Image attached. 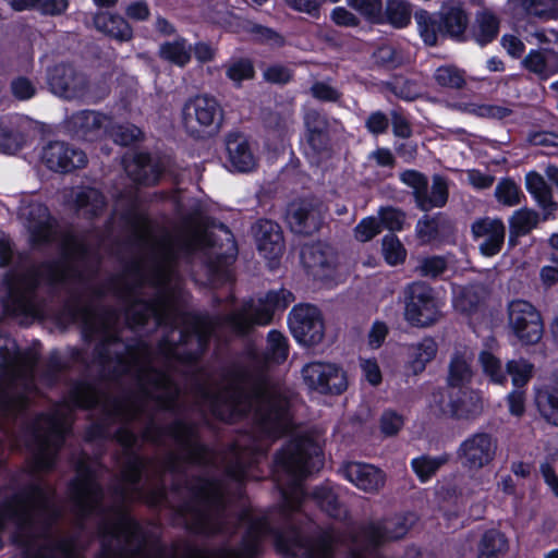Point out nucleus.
Masks as SVG:
<instances>
[{
  "label": "nucleus",
  "instance_id": "nucleus-1",
  "mask_svg": "<svg viewBox=\"0 0 558 558\" xmlns=\"http://www.w3.org/2000/svg\"><path fill=\"white\" fill-rule=\"evenodd\" d=\"M230 384L221 391L206 393L210 414L219 422L232 425L248 417L252 401H256L253 421L266 438L286 435L292 423L290 397L279 387L270 385L264 373H254L242 364L227 371Z\"/></svg>",
  "mask_w": 558,
  "mask_h": 558
},
{
  "label": "nucleus",
  "instance_id": "nucleus-2",
  "mask_svg": "<svg viewBox=\"0 0 558 558\" xmlns=\"http://www.w3.org/2000/svg\"><path fill=\"white\" fill-rule=\"evenodd\" d=\"M70 276L81 278L82 274L69 263V254L66 253L60 259L43 262L39 267L32 266L25 270H8L1 282V289L5 292L2 298L4 312L12 316L29 314L35 308L43 278L53 284Z\"/></svg>",
  "mask_w": 558,
  "mask_h": 558
},
{
  "label": "nucleus",
  "instance_id": "nucleus-3",
  "mask_svg": "<svg viewBox=\"0 0 558 558\" xmlns=\"http://www.w3.org/2000/svg\"><path fill=\"white\" fill-rule=\"evenodd\" d=\"M418 35L427 47H439L447 41L468 40L470 16L460 3L444 2L439 10L420 9L414 13Z\"/></svg>",
  "mask_w": 558,
  "mask_h": 558
},
{
  "label": "nucleus",
  "instance_id": "nucleus-4",
  "mask_svg": "<svg viewBox=\"0 0 558 558\" xmlns=\"http://www.w3.org/2000/svg\"><path fill=\"white\" fill-rule=\"evenodd\" d=\"M294 299V294L288 289L269 290L258 299L257 303L248 299L240 308L217 315V319L233 335L243 338L248 336L256 326L270 325L275 314L284 312Z\"/></svg>",
  "mask_w": 558,
  "mask_h": 558
},
{
  "label": "nucleus",
  "instance_id": "nucleus-5",
  "mask_svg": "<svg viewBox=\"0 0 558 558\" xmlns=\"http://www.w3.org/2000/svg\"><path fill=\"white\" fill-rule=\"evenodd\" d=\"M195 484L187 487L191 498L178 507L180 514L191 513L193 520L186 530L195 535L213 536L220 529L209 510L223 509V492L221 482L216 477L195 476Z\"/></svg>",
  "mask_w": 558,
  "mask_h": 558
},
{
  "label": "nucleus",
  "instance_id": "nucleus-6",
  "mask_svg": "<svg viewBox=\"0 0 558 558\" xmlns=\"http://www.w3.org/2000/svg\"><path fill=\"white\" fill-rule=\"evenodd\" d=\"M274 543L283 558H335L338 537L331 526L319 527L313 535H307L299 526L291 525L284 532H277Z\"/></svg>",
  "mask_w": 558,
  "mask_h": 558
},
{
  "label": "nucleus",
  "instance_id": "nucleus-7",
  "mask_svg": "<svg viewBox=\"0 0 558 558\" xmlns=\"http://www.w3.org/2000/svg\"><path fill=\"white\" fill-rule=\"evenodd\" d=\"M323 457V451L314 439L296 437L275 453L274 465L293 478L304 480L322 468Z\"/></svg>",
  "mask_w": 558,
  "mask_h": 558
},
{
  "label": "nucleus",
  "instance_id": "nucleus-8",
  "mask_svg": "<svg viewBox=\"0 0 558 558\" xmlns=\"http://www.w3.org/2000/svg\"><path fill=\"white\" fill-rule=\"evenodd\" d=\"M403 317L415 328L435 325L442 315L444 302L438 292L425 281H412L403 289Z\"/></svg>",
  "mask_w": 558,
  "mask_h": 558
},
{
  "label": "nucleus",
  "instance_id": "nucleus-9",
  "mask_svg": "<svg viewBox=\"0 0 558 558\" xmlns=\"http://www.w3.org/2000/svg\"><path fill=\"white\" fill-rule=\"evenodd\" d=\"M225 120L221 104L214 96L203 94L189 98L182 108V122L190 135L211 137L219 133Z\"/></svg>",
  "mask_w": 558,
  "mask_h": 558
},
{
  "label": "nucleus",
  "instance_id": "nucleus-10",
  "mask_svg": "<svg viewBox=\"0 0 558 558\" xmlns=\"http://www.w3.org/2000/svg\"><path fill=\"white\" fill-rule=\"evenodd\" d=\"M162 436H169L175 440L184 451V460L190 464H205L210 453L209 447L199 439L197 426L185 420L179 418L167 426L149 425L143 433L147 441H157Z\"/></svg>",
  "mask_w": 558,
  "mask_h": 558
},
{
  "label": "nucleus",
  "instance_id": "nucleus-11",
  "mask_svg": "<svg viewBox=\"0 0 558 558\" xmlns=\"http://www.w3.org/2000/svg\"><path fill=\"white\" fill-rule=\"evenodd\" d=\"M197 217L198 225L203 230L196 232L192 240L184 241L181 248L185 252H192L196 246H204L213 248L217 245V235L209 231V229H217L227 235V241L230 242V247L226 253L216 254L208 260V268L211 272H218L225 267L231 265L236 257L238 246L231 229L222 221L208 215H203L196 211L191 216V219Z\"/></svg>",
  "mask_w": 558,
  "mask_h": 558
},
{
  "label": "nucleus",
  "instance_id": "nucleus-12",
  "mask_svg": "<svg viewBox=\"0 0 558 558\" xmlns=\"http://www.w3.org/2000/svg\"><path fill=\"white\" fill-rule=\"evenodd\" d=\"M40 418H48L45 414H39ZM51 426L43 434L41 427L37 421L26 426V433L31 436L32 444L36 451L31 462V473L52 472L58 462V453L65 441V434L61 428L60 422L49 417Z\"/></svg>",
  "mask_w": 558,
  "mask_h": 558
},
{
  "label": "nucleus",
  "instance_id": "nucleus-13",
  "mask_svg": "<svg viewBox=\"0 0 558 558\" xmlns=\"http://www.w3.org/2000/svg\"><path fill=\"white\" fill-rule=\"evenodd\" d=\"M68 493L74 509L87 517L99 509L104 512V489L96 480L95 471L87 463H78L76 476L69 481Z\"/></svg>",
  "mask_w": 558,
  "mask_h": 558
},
{
  "label": "nucleus",
  "instance_id": "nucleus-14",
  "mask_svg": "<svg viewBox=\"0 0 558 558\" xmlns=\"http://www.w3.org/2000/svg\"><path fill=\"white\" fill-rule=\"evenodd\" d=\"M288 326L294 340L306 348L319 344L325 337L322 311L313 304H296L288 316Z\"/></svg>",
  "mask_w": 558,
  "mask_h": 558
},
{
  "label": "nucleus",
  "instance_id": "nucleus-15",
  "mask_svg": "<svg viewBox=\"0 0 558 558\" xmlns=\"http://www.w3.org/2000/svg\"><path fill=\"white\" fill-rule=\"evenodd\" d=\"M508 326L522 345L537 343L544 332L543 318L538 310L529 301L513 300L507 308Z\"/></svg>",
  "mask_w": 558,
  "mask_h": 558
},
{
  "label": "nucleus",
  "instance_id": "nucleus-16",
  "mask_svg": "<svg viewBox=\"0 0 558 558\" xmlns=\"http://www.w3.org/2000/svg\"><path fill=\"white\" fill-rule=\"evenodd\" d=\"M433 407L440 415L456 420H474L483 411L481 399L463 388L433 392Z\"/></svg>",
  "mask_w": 558,
  "mask_h": 558
},
{
  "label": "nucleus",
  "instance_id": "nucleus-17",
  "mask_svg": "<svg viewBox=\"0 0 558 558\" xmlns=\"http://www.w3.org/2000/svg\"><path fill=\"white\" fill-rule=\"evenodd\" d=\"M302 376L310 389L322 395L338 396L348 387L344 371L333 363H308L302 368Z\"/></svg>",
  "mask_w": 558,
  "mask_h": 558
},
{
  "label": "nucleus",
  "instance_id": "nucleus-18",
  "mask_svg": "<svg viewBox=\"0 0 558 558\" xmlns=\"http://www.w3.org/2000/svg\"><path fill=\"white\" fill-rule=\"evenodd\" d=\"M497 451V439L487 432H476L459 446L457 456L463 468L478 471L489 465Z\"/></svg>",
  "mask_w": 558,
  "mask_h": 558
},
{
  "label": "nucleus",
  "instance_id": "nucleus-19",
  "mask_svg": "<svg viewBox=\"0 0 558 558\" xmlns=\"http://www.w3.org/2000/svg\"><path fill=\"white\" fill-rule=\"evenodd\" d=\"M47 83L53 94L66 99L81 97L88 90L87 77L74 65L65 62L47 70Z\"/></svg>",
  "mask_w": 558,
  "mask_h": 558
},
{
  "label": "nucleus",
  "instance_id": "nucleus-20",
  "mask_svg": "<svg viewBox=\"0 0 558 558\" xmlns=\"http://www.w3.org/2000/svg\"><path fill=\"white\" fill-rule=\"evenodd\" d=\"M111 312L107 308H101V315H109ZM61 315L70 323L82 324V337L85 342H92L94 337L100 332V328L95 322L98 317V311L92 303H84L83 295L78 292H73L66 299L61 307Z\"/></svg>",
  "mask_w": 558,
  "mask_h": 558
},
{
  "label": "nucleus",
  "instance_id": "nucleus-21",
  "mask_svg": "<svg viewBox=\"0 0 558 558\" xmlns=\"http://www.w3.org/2000/svg\"><path fill=\"white\" fill-rule=\"evenodd\" d=\"M27 222L29 243L34 248L47 246L52 243L57 222L51 216L47 205L38 202L29 203L22 211Z\"/></svg>",
  "mask_w": 558,
  "mask_h": 558
},
{
  "label": "nucleus",
  "instance_id": "nucleus-22",
  "mask_svg": "<svg viewBox=\"0 0 558 558\" xmlns=\"http://www.w3.org/2000/svg\"><path fill=\"white\" fill-rule=\"evenodd\" d=\"M41 161L53 172L71 173L85 168L88 159L82 149L64 142L52 141L44 147Z\"/></svg>",
  "mask_w": 558,
  "mask_h": 558
},
{
  "label": "nucleus",
  "instance_id": "nucleus-23",
  "mask_svg": "<svg viewBox=\"0 0 558 558\" xmlns=\"http://www.w3.org/2000/svg\"><path fill=\"white\" fill-rule=\"evenodd\" d=\"M301 262L314 280L326 281L332 278L338 258L331 246L316 242L302 247Z\"/></svg>",
  "mask_w": 558,
  "mask_h": 558
},
{
  "label": "nucleus",
  "instance_id": "nucleus-24",
  "mask_svg": "<svg viewBox=\"0 0 558 558\" xmlns=\"http://www.w3.org/2000/svg\"><path fill=\"white\" fill-rule=\"evenodd\" d=\"M182 318L183 327L180 330L178 342L163 338L158 344L160 353L166 357L175 360V355L179 354L177 352L178 345H187L195 333L198 332V329H211L216 325L221 326L217 316H211L208 313L185 312Z\"/></svg>",
  "mask_w": 558,
  "mask_h": 558
},
{
  "label": "nucleus",
  "instance_id": "nucleus-25",
  "mask_svg": "<svg viewBox=\"0 0 558 558\" xmlns=\"http://www.w3.org/2000/svg\"><path fill=\"white\" fill-rule=\"evenodd\" d=\"M225 145L229 171L248 173L257 168L258 158L246 135L239 131L229 132L226 135Z\"/></svg>",
  "mask_w": 558,
  "mask_h": 558
},
{
  "label": "nucleus",
  "instance_id": "nucleus-26",
  "mask_svg": "<svg viewBox=\"0 0 558 558\" xmlns=\"http://www.w3.org/2000/svg\"><path fill=\"white\" fill-rule=\"evenodd\" d=\"M305 138L315 156L329 155L332 150V123L327 114L312 109L304 117Z\"/></svg>",
  "mask_w": 558,
  "mask_h": 558
},
{
  "label": "nucleus",
  "instance_id": "nucleus-27",
  "mask_svg": "<svg viewBox=\"0 0 558 558\" xmlns=\"http://www.w3.org/2000/svg\"><path fill=\"white\" fill-rule=\"evenodd\" d=\"M100 532L104 537L119 538L120 534L124 535L126 544L136 542L135 549L129 551L126 546H120V554L140 555L143 553L148 533L143 529L141 523L133 517L122 513L118 521L111 525L105 523L100 526Z\"/></svg>",
  "mask_w": 558,
  "mask_h": 558
},
{
  "label": "nucleus",
  "instance_id": "nucleus-28",
  "mask_svg": "<svg viewBox=\"0 0 558 558\" xmlns=\"http://www.w3.org/2000/svg\"><path fill=\"white\" fill-rule=\"evenodd\" d=\"M257 251L268 260H279L284 252L281 227L270 219H259L253 226Z\"/></svg>",
  "mask_w": 558,
  "mask_h": 558
},
{
  "label": "nucleus",
  "instance_id": "nucleus-29",
  "mask_svg": "<svg viewBox=\"0 0 558 558\" xmlns=\"http://www.w3.org/2000/svg\"><path fill=\"white\" fill-rule=\"evenodd\" d=\"M471 231L475 240L484 238L480 244V252L483 256L492 257L500 253L506 236V227L501 219L478 218L472 223Z\"/></svg>",
  "mask_w": 558,
  "mask_h": 558
},
{
  "label": "nucleus",
  "instance_id": "nucleus-30",
  "mask_svg": "<svg viewBox=\"0 0 558 558\" xmlns=\"http://www.w3.org/2000/svg\"><path fill=\"white\" fill-rule=\"evenodd\" d=\"M345 480L366 493H376L386 483L385 472L373 464L351 461L342 466Z\"/></svg>",
  "mask_w": 558,
  "mask_h": 558
},
{
  "label": "nucleus",
  "instance_id": "nucleus-31",
  "mask_svg": "<svg viewBox=\"0 0 558 558\" xmlns=\"http://www.w3.org/2000/svg\"><path fill=\"white\" fill-rule=\"evenodd\" d=\"M124 170L128 177L136 184L155 186L159 183L162 170L159 163L153 162L150 153L136 151L132 158H123Z\"/></svg>",
  "mask_w": 558,
  "mask_h": 558
},
{
  "label": "nucleus",
  "instance_id": "nucleus-32",
  "mask_svg": "<svg viewBox=\"0 0 558 558\" xmlns=\"http://www.w3.org/2000/svg\"><path fill=\"white\" fill-rule=\"evenodd\" d=\"M522 64L541 81L558 74V41L550 48L531 49Z\"/></svg>",
  "mask_w": 558,
  "mask_h": 558
},
{
  "label": "nucleus",
  "instance_id": "nucleus-33",
  "mask_svg": "<svg viewBox=\"0 0 558 558\" xmlns=\"http://www.w3.org/2000/svg\"><path fill=\"white\" fill-rule=\"evenodd\" d=\"M311 498L327 517L337 521H344L349 518V509L341 500L338 487L329 484L315 486Z\"/></svg>",
  "mask_w": 558,
  "mask_h": 558
},
{
  "label": "nucleus",
  "instance_id": "nucleus-34",
  "mask_svg": "<svg viewBox=\"0 0 558 558\" xmlns=\"http://www.w3.org/2000/svg\"><path fill=\"white\" fill-rule=\"evenodd\" d=\"M287 221L295 234L312 235L319 230L322 220L312 203L292 204L288 209Z\"/></svg>",
  "mask_w": 558,
  "mask_h": 558
},
{
  "label": "nucleus",
  "instance_id": "nucleus-35",
  "mask_svg": "<svg viewBox=\"0 0 558 558\" xmlns=\"http://www.w3.org/2000/svg\"><path fill=\"white\" fill-rule=\"evenodd\" d=\"M95 27L118 43H129L134 38V31L129 21L118 13L99 12L94 16Z\"/></svg>",
  "mask_w": 558,
  "mask_h": 558
},
{
  "label": "nucleus",
  "instance_id": "nucleus-36",
  "mask_svg": "<svg viewBox=\"0 0 558 558\" xmlns=\"http://www.w3.org/2000/svg\"><path fill=\"white\" fill-rule=\"evenodd\" d=\"M166 303V296L158 294L153 299L134 298L133 303L125 310V320L130 327H144L150 317H157L159 310Z\"/></svg>",
  "mask_w": 558,
  "mask_h": 558
},
{
  "label": "nucleus",
  "instance_id": "nucleus-37",
  "mask_svg": "<svg viewBox=\"0 0 558 558\" xmlns=\"http://www.w3.org/2000/svg\"><path fill=\"white\" fill-rule=\"evenodd\" d=\"M105 120L104 113L86 109L73 113L68 120L66 126L74 136L89 140L92 134L102 129Z\"/></svg>",
  "mask_w": 558,
  "mask_h": 558
},
{
  "label": "nucleus",
  "instance_id": "nucleus-38",
  "mask_svg": "<svg viewBox=\"0 0 558 558\" xmlns=\"http://www.w3.org/2000/svg\"><path fill=\"white\" fill-rule=\"evenodd\" d=\"M74 206L87 220L100 217L107 206L104 193L92 186L81 189L74 198Z\"/></svg>",
  "mask_w": 558,
  "mask_h": 558
},
{
  "label": "nucleus",
  "instance_id": "nucleus-39",
  "mask_svg": "<svg viewBox=\"0 0 558 558\" xmlns=\"http://www.w3.org/2000/svg\"><path fill=\"white\" fill-rule=\"evenodd\" d=\"M526 191L534 197L544 211V218L548 219L557 209V203L553 199V193L545 179L536 171H530L525 175Z\"/></svg>",
  "mask_w": 558,
  "mask_h": 558
},
{
  "label": "nucleus",
  "instance_id": "nucleus-40",
  "mask_svg": "<svg viewBox=\"0 0 558 558\" xmlns=\"http://www.w3.org/2000/svg\"><path fill=\"white\" fill-rule=\"evenodd\" d=\"M26 143V134L16 126L10 117H0V153L14 155Z\"/></svg>",
  "mask_w": 558,
  "mask_h": 558
},
{
  "label": "nucleus",
  "instance_id": "nucleus-41",
  "mask_svg": "<svg viewBox=\"0 0 558 558\" xmlns=\"http://www.w3.org/2000/svg\"><path fill=\"white\" fill-rule=\"evenodd\" d=\"M449 197V186L447 178L441 174H434L430 192L425 189L423 196L418 198L416 206L422 211H429L433 208L444 207Z\"/></svg>",
  "mask_w": 558,
  "mask_h": 558
},
{
  "label": "nucleus",
  "instance_id": "nucleus-42",
  "mask_svg": "<svg viewBox=\"0 0 558 558\" xmlns=\"http://www.w3.org/2000/svg\"><path fill=\"white\" fill-rule=\"evenodd\" d=\"M35 502H38L40 532L38 534L33 533L34 526L28 532L35 536V541L37 538L48 539L51 536L52 529L61 519L62 511L57 505L50 501L47 493L46 498H35Z\"/></svg>",
  "mask_w": 558,
  "mask_h": 558
},
{
  "label": "nucleus",
  "instance_id": "nucleus-43",
  "mask_svg": "<svg viewBox=\"0 0 558 558\" xmlns=\"http://www.w3.org/2000/svg\"><path fill=\"white\" fill-rule=\"evenodd\" d=\"M289 352V339L277 329L269 330L263 352L264 361L269 364L281 365L287 361Z\"/></svg>",
  "mask_w": 558,
  "mask_h": 558
},
{
  "label": "nucleus",
  "instance_id": "nucleus-44",
  "mask_svg": "<svg viewBox=\"0 0 558 558\" xmlns=\"http://www.w3.org/2000/svg\"><path fill=\"white\" fill-rule=\"evenodd\" d=\"M508 548L506 535L497 529H489L482 535L477 558H504Z\"/></svg>",
  "mask_w": 558,
  "mask_h": 558
},
{
  "label": "nucleus",
  "instance_id": "nucleus-45",
  "mask_svg": "<svg viewBox=\"0 0 558 558\" xmlns=\"http://www.w3.org/2000/svg\"><path fill=\"white\" fill-rule=\"evenodd\" d=\"M535 404L541 415L550 424L558 426V389L550 384L537 389Z\"/></svg>",
  "mask_w": 558,
  "mask_h": 558
},
{
  "label": "nucleus",
  "instance_id": "nucleus-46",
  "mask_svg": "<svg viewBox=\"0 0 558 558\" xmlns=\"http://www.w3.org/2000/svg\"><path fill=\"white\" fill-rule=\"evenodd\" d=\"M485 301V290L480 284L463 287L456 296L454 308L463 314L472 315L478 312Z\"/></svg>",
  "mask_w": 558,
  "mask_h": 558
},
{
  "label": "nucleus",
  "instance_id": "nucleus-47",
  "mask_svg": "<svg viewBox=\"0 0 558 558\" xmlns=\"http://www.w3.org/2000/svg\"><path fill=\"white\" fill-rule=\"evenodd\" d=\"M448 461L449 456L447 453L436 457L422 454L411 460V468L418 481L424 484L429 482Z\"/></svg>",
  "mask_w": 558,
  "mask_h": 558
},
{
  "label": "nucleus",
  "instance_id": "nucleus-48",
  "mask_svg": "<svg viewBox=\"0 0 558 558\" xmlns=\"http://www.w3.org/2000/svg\"><path fill=\"white\" fill-rule=\"evenodd\" d=\"M365 550L375 551L390 542L387 535V524L384 520L369 521L359 531Z\"/></svg>",
  "mask_w": 558,
  "mask_h": 558
},
{
  "label": "nucleus",
  "instance_id": "nucleus-49",
  "mask_svg": "<svg viewBox=\"0 0 558 558\" xmlns=\"http://www.w3.org/2000/svg\"><path fill=\"white\" fill-rule=\"evenodd\" d=\"M537 222L534 210L521 208L515 210L509 219V245L513 247L519 236L527 234Z\"/></svg>",
  "mask_w": 558,
  "mask_h": 558
},
{
  "label": "nucleus",
  "instance_id": "nucleus-50",
  "mask_svg": "<svg viewBox=\"0 0 558 558\" xmlns=\"http://www.w3.org/2000/svg\"><path fill=\"white\" fill-rule=\"evenodd\" d=\"M385 90L393 94L397 98L411 101L421 95V87L416 80L402 74H395L383 83Z\"/></svg>",
  "mask_w": 558,
  "mask_h": 558
},
{
  "label": "nucleus",
  "instance_id": "nucleus-51",
  "mask_svg": "<svg viewBox=\"0 0 558 558\" xmlns=\"http://www.w3.org/2000/svg\"><path fill=\"white\" fill-rule=\"evenodd\" d=\"M520 7L529 19L558 20V0H520Z\"/></svg>",
  "mask_w": 558,
  "mask_h": 558
},
{
  "label": "nucleus",
  "instance_id": "nucleus-52",
  "mask_svg": "<svg viewBox=\"0 0 558 558\" xmlns=\"http://www.w3.org/2000/svg\"><path fill=\"white\" fill-rule=\"evenodd\" d=\"M192 48L186 39L179 37L173 41H166L159 48V56L175 65L185 66L191 61Z\"/></svg>",
  "mask_w": 558,
  "mask_h": 558
},
{
  "label": "nucleus",
  "instance_id": "nucleus-53",
  "mask_svg": "<svg viewBox=\"0 0 558 558\" xmlns=\"http://www.w3.org/2000/svg\"><path fill=\"white\" fill-rule=\"evenodd\" d=\"M376 23H388L395 28H404L411 22V9L402 0H388L383 16Z\"/></svg>",
  "mask_w": 558,
  "mask_h": 558
},
{
  "label": "nucleus",
  "instance_id": "nucleus-54",
  "mask_svg": "<svg viewBox=\"0 0 558 558\" xmlns=\"http://www.w3.org/2000/svg\"><path fill=\"white\" fill-rule=\"evenodd\" d=\"M438 345L434 338L425 337L413 347V354L410 361L414 374L422 373L426 364L433 361L437 354Z\"/></svg>",
  "mask_w": 558,
  "mask_h": 558
},
{
  "label": "nucleus",
  "instance_id": "nucleus-55",
  "mask_svg": "<svg viewBox=\"0 0 558 558\" xmlns=\"http://www.w3.org/2000/svg\"><path fill=\"white\" fill-rule=\"evenodd\" d=\"M499 34V20L490 12H484L477 19L474 39L480 46L493 43Z\"/></svg>",
  "mask_w": 558,
  "mask_h": 558
},
{
  "label": "nucleus",
  "instance_id": "nucleus-56",
  "mask_svg": "<svg viewBox=\"0 0 558 558\" xmlns=\"http://www.w3.org/2000/svg\"><path fill=\"white\" fill-rule=\"evenodd\" d=\"M124 458L122 477L126 483L137 486L147 469V459L138 452H129Z\"/></svg>",
  "mask_w": 558,
  "mask_h": 558
},
{
  "label": "nucleus",
  "instance_id": "nucleus-57",
  "mask_svg": "<svg viewBox=\"0 0 558 558\" xmlns=\"http://www.w3.org/2000/svg\"><path fill=\"white\" fill-rule=\"evenodd\" d=\"M66 400L71 407L80 410H90L96 404L93 387L86 380L76 381L70 389Z\"/></svg>",
  "mask_w": 558,
  "mask_h": 558
},
{
  "label": "nucleus",
  "instance_id": "nucleus-58",
  "mask_svg": "<svg viewBox=\"0 0 558 558\" xmlns=\"http://www.w3.org/2000/svg\"><path fill=\"white\" fill-rule=\"evenodd\" d=\"M433 77L436 84L442 88L461 89L466 84L464 72L451 64L438 66Z\"/></svg>",
  "mask_w": 558,
  "mask_h": 558
},
{
  "label": "nucleus",
  "instance_id": "nucleus-59",
  "mask_svg": "<svg viewBox=\"0 0 558 558\" xmlns=\"http://www.w3.org/2000/svg\"><path fill=\"white\" fill-rule=\"evenodd\" d=\"M472 369L470 364L466 362L463 355L454 354L449 364V373H448V388L447 389H458L462 388L464 383L471 380Z\"/></svg>",
  "mask_w": 558,
  "mask_h": 558
},
{
  "label": "nucleus",
  "instance_id": "nucleus-60",
  "mask_svg": "<svg viewBox=\"0 0 558 558\" xmlns=\"http://www.w3.org/2000/svg\"><path fill=\"white\" fill-rule=\"evenodd\" d=\"M74 545L73 537H63L39 548L35 558H75Z\"/></svg>",
  "mask_w": 558,
  "mask_h": 558
},
{
  "label": "nucleus",
  "instance_id": "nucleus-61",
  "mask_svg": "<svg viewBox=\"0 0 558 558\" xmlns=\"http://www.w3.org/2000/svg\"><path fill=\"white\" fill-rule=\"evenodd\" d=\"M417 520L415 513L408 511L397 514L391 520H384L387 524V535L390 542L403 538Z\"/></svg>",
  "mask_w": 558,
  "mask_h": 558
},
{
  "label": "nucleus",
  "instance_id": "nucleus-62",
  "mask_svg": "<svg viewBox=\"0 0 558 558\" xmlns=\"http://www.w3.org/2000/svg\"><path fill=\"white\" fill-rule=\"evenodd\" d=\"M506 376L511 377L512 385L515 388L524 387L533 374V365L525 359L510 360L506 364Z\"/></svg>",
  "mask_w": 558,
  "mask_h": 558
},
{
  "label": "nucleus",
  "instance_id": "nucleus-63",
  "mask_svg": "<svg viewBox=\"0 0 558 558\" xmlns=\"http://www.w3.org/2000/svg\"><path fill=\"white\" fill-rule=\"evenodd\" d=\"M478 361L483 373L492 383L498 385H505L507 383V376L502 371L501 361L494 353L484 350L480 353Z\"/></svg>",
  "mask_w": 558,
  "mask_h": 558
},
{
  "label": "nucleus",
  "instance_id": "nucleus-64",
  "mask_svg": "<svg viewBox=\"0 0 558 558\" xmlns=\"http://www.w3.org/2000/svg\"><path fill=\"white\" fill-rule=\"evenodd\" d=\"M226 76L236 86L243 81L253 80L255 68L253 61L248 58H238L226 65Z\"/></svg>",
  "mask_w": 558,
  "mask_h": 558
}]
</instances>
